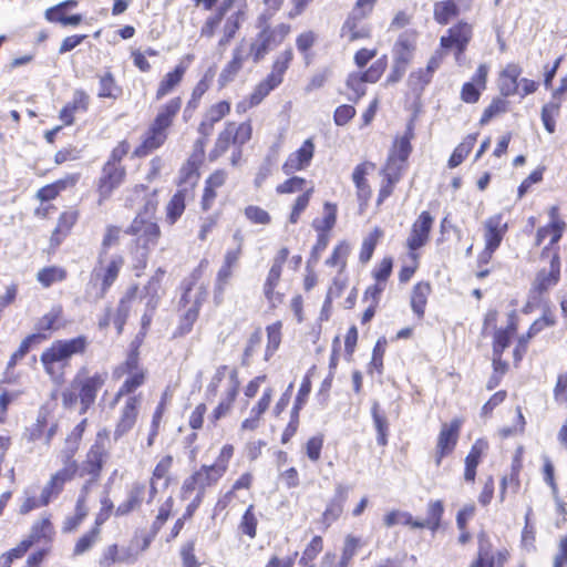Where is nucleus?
I'll use <instances>...</instances> for the list:
<instances>
[{"instance_id": "obj_1", "label": "nucleus", "mask_w": 567, "mask_h": 567, "mask_svg": "<svg viewBox=\"0 0 567 567\" xmlns=\"http://www.w3.org/2000/svg\"><path fill=\"white\" fill-rule=\"evenodd\" d=\"M86 347V337L79 336L73 339L55 340L43 350L40 361L52 382L61 384L64 381L65 370L70 365L71 358L75 354H83Z\"/></svg>"}, {"instance_id": "obj_2", "label": "nucleus", "mask_w": 567, "mask_h": 567, "mask_svg": "<svg viewBox=\"0 0 567 567\" xmlns=\"http://www.w3.org/2000/svg\"><path fill=\"white\" fill-rule=\"evenodd\" d=\"M223 476V470L216 468L210 464L202 465L197 471H195L184 481L182 486V494L184 498H187L189 494L196 492V496L193 498L190 505L188 506L189 513L190 508H196L199 506L204 499L206 491L215 486Z\"/></svg>"}, {"instance_id": "obj_3", "label": "nucleus", "mask_w": 567, "mask_h": 567, "mask_svg": "<svg viewBox=\"0 0 567 567\" xmlns=\"http://www.w3.org/2000/svg\"><path fill=\"white\" fill-rule=\"evenodd\" d=\"M125 233L135 237V254L144 265L150 250L156 246L161 235L157 223L154 219L144 218V215H137Z\"/></svg>"}, {"instance_id": "obj_4", "label": "nucleus", "mask_w": 567, "mask_h": 567, "mask_svg": "<svg viewBox=\"0 0 567 567\" xmlns=\"http://www.w3.org/2000/svg\"><path fill=\"white\" fill-rule=\"evenodd\" d=\"M146 374V370L140 364L137 352L132 351L126 360L113 370L114 379L125 377V381L115 394L113 403H117L122 396L131 394L142 386L145 383Z\"/></svg>"}, {"instance_id": "obj_5", "label": "nucleus", "mask_w": 567, "mask_h": 567, "mask_svg": "<svg viewBox=\"0 0 567 567\" xmlns=\"http://www.w3.org/2000/svg\"><path fill=\"white\" fill-rule=\"evenodd\" d=\"M252 127L249 122L237 124L235 122H227L224 130L218 134L214 148L210 152L212 158H217L225 154L230 145L241 147L250 138Z\"/></svg>"}, {"instance_id": "obj_6", "label": "nucleus", "mask_w": 567, "mask_h": 567, "mask_svg": "<svg viewBox=\"0 0 567 567\" xmlns=\"http://www.w3.org/2000/svg\"><path fill=\"white\" fill-rule=\"evenodd\" d=\"M290 32V25L286 23H279L272 28L265 27L256 40L250 44V53L254 56V61L258 62L269 51L277 48Z\"/></svg>"}, {"instance_id": "obj_7", "label": "nucleus", "mask_w": 567, "mask_h": 567, "mask_svg": "<svg viewBox=\"0 0 567 567\" xmlns=\"http://www.w3.org/2000/svg\"><path fill=\"white\" fill-rule=\"evenodd\" d=\"M106 379V372H96L91 377H83L82 373L76 374L72 381V388L79 390L82 413L94 403L97 391L104 385Z\"/></svg>"}, {"instance_id": "obj_8", "label": "nucleus", "mask_w": 567, "mask_h": 567, "mask_svg": "<svg viewBox=\"0 0 567 567\" xmlns=\"http://www.w3.org/2000/svg\"><path fill=\"white\" fill-rule=\"evenodd\" d=\"M560 279V258L557 251H554L549 268H543L537 274L533 281L530 289V297L533 300L540 299V297L548 292L549 289L555 287Z\"/></svg>"}, {"instance_id": "obj_9", "label": "nucleus", "mask_w": 567, "mask_h": 567, "mask_svg": "<svg viewBox=\"0 0 567 567\" xmlns=\"http://www.w3.org/2000/svg\"><path fill=\"white\" fill-rule=\"evenodd\" d=\"M477 542V556L468 567H504L509 556L506 549L494 551L493 544L484 532L478 534Z\"/></svg>"}, {"instance_id": "obj_10", "label": "nucleus", "mask_w": 567, "mask_h": 567, "mask_svg": "<svg viewBox=\"0 0 567 567\" xmlns=\"http://www.w3.org/2000/svg\"><path fill=\"white\" fill-rule=\"evenodd\" d=\"M141 404L142 396L140 394L130 395L125 399L123 406L120 409L118 419L114 427V441H118L133 430L138 419Z\"/></svg>"}, {"instance_id": "obj_11", "label": "nucleus", "mask_w": 567, "mask_h": 567, "mask_svg": "<svg viewBox=\"0 0 567 567\" xmlns=\"http://www.w3.org/2000/svg\"><path fill=\"white\" fill-rule=\"evenodd\" d=\"M76 471V462L68 458L64 463V466L54 473L42 488L40 495V505H48L52 498L58 497V495L62 492L64 484L74 477Z\"/></svg>"}, {"instance_id": "obj_12", "label": "nucleus", "mask_w": 567, "mask_h": 567, "mask_svg": "<svg viewBox=\"0 0 567 567\" xmlns=\"http://www.w3.org/2000/svg\"><path fill=\"white\" fill-rule=\"evenodd\" d=\"M462 424L463 420L460 417L453 419L450 423L442 424L434 452L436 466H440L442 460L454 451Z\"/></svg>"}, {"instance_id": "obj_13", "label": "nucleus", "mask_w": 567, "mask_h": 567, "mask_svg": "<svg viewBox=\"0 0 567 567\" xmlns=\"http://www.w3.org/2000/svg\"><path fill=\"white\" fill-rule=\"evenodd\" d=\"M123 264L124 258L121 255L116 254L106 257L105 252L101 251L99 257V266L93 270V276L102 279L101 297L116 280Z\"/></svg>"}, {"instance_id": "obj_14", "label": "nucleus", "mask_w": 567, "mask_h": 567, "mask_svg": "<svg viewBox=\"0 0 567 567\" xmlns=\"http://www.w3.org/2000/svg\"><path fill=\"white\" fill-rule=\"evenodd\" d=\"M124 177L125 169L120 164L107 162L104 165L99 183L100 205L123 183Z\"/></svg>"}, {"instance_id": "obj_15", "label": "nucleus", "mask_w": 567, "mask_h": 567, "mask_svg": "<svg viewBox=\"0 0 567 567\" xmlns=\"http://www.w3.org/2000/svg\"><path fill=\"white\" fill-rule=\"evenodd\" d=\"M507 231V223L503 214H496L484 221L485 251L488 257L499 247Z\"/></svg>"}, {"instance_id": "obj_16", "label": "nucleus", "mask_w": 567, "mask_h": 567, "mask_svg": "<svg viewBox=\"0 0 567 567\" xmlns=\"http://www.w3.org/2000/svg\"><path fill=\"white\" fill-rule=\"evenodd\" d=\"M411 137L412 132L411 128H409V132L404 136L395 140L384 168L402 174L412 151Z\"/></svg>"}, {"instance_id": "obj_17", "label": "nucleus", "mask_w": 567, "mask_h": 567, "mask_svg": "<svg viewBox=\"0 0 567 567\" xmlns=\"http://www.w3.org/2000/svg\"><path fill=\"white\" fill-rule=\"evenodd\" d=\"M315 144L311 138L306 140L302 145L292 152L282 165L286 175H291L298 171L306 169L313 157Z\"/></svg>"}, {"instance_id": "obj_18", "label": "nucleus", "mask_w": 567, "mask_h": 567, "mask_svg": "<svg viewBox=\"0 0 567 567\" xmlns=\"http://www.w3.org/2000/svg\"><path fill=\"white\" fill-rule=\"evenodd\" d=\"M433 217L427 212H422L412 225L406 244L410 250L414 251L424 246L429 240Z\"/></svg>"}, {"instance_id": "obj_19", "label": "nucleus", "mask_w": 567, "mask_h": 567, "mask_svg": "<svg viewBox=\"0 0 567 567\" xmlns=\"http://www.w3.org/2000/svg\"><path fill=\"white\" fill-rule=\"evenodd\" d=\"M288 256H289V250H288V248L284 247L276 254V256L272 259V265L269 269L266 281L264 284V293H265V297L269 301L274 300L275 288L279 284L282 267H284L285 262L287 261Z\"/></svg>"}, {"instance_id": "obj_20", "label": "nucleus", "mask_w": 567, "mask_h": 567, "mask_svg": "<svg viewBox=\"0 0 567 567\" xmlns=\"http://www.w3.org/2000/svg\"><path fill=\"white\" fill-rule=\"evenodd\" d=\"M472 0H443L434 4V19L440 24H447L449 21L466 11L471 7Z\"/></svg>"}, {"instance_id": "obj_21", "label": "nucleus", "mask_w": 567, "mask_h": 567, "mask_svg": "<svg viewBox=\"0 0 567 567\" xmlns=\"http://www.w3.org/2000/svg\"><path fill=\"white\" fill-rule=\"evenodd\" d=\"M148 491L150 488H147L145 483L135 482L130 488L126 499L116 507L115 515L125 516L138 509L145 501L146 495H148Z\"/></svg>"}, {"instance_id": "obj_22", "label": "nucleus", "mask_w": 567, "mask_h": 567, "mask_svg": "<svg viewBox=\"0 0 567 567\" xmlns=\"http://www.w3.org/2000/svg\"><path fill=\"white\" fill-rule=\"evenodd\" d=\"M449 35L441 38V45L445 49L455 47L457 56L465 50L472 37V28L467 23H458L449 29Z\"/></svg>"}, {"instance_id": "obj_23", "label": "nucleus", "mask_w": 567, "mask_h": 567, "mask_svg": "<svg viewBox=\"0 0 567 567\" xmlns=\"http://www.w3.org/2000/svg\"><path fill=\"white\" fill-rule=\"evenodd\" d=\"M238 386L239 382L237 379V373L236 371H231L225 398L218 403V405L208 416L210 423L216 424L220 419L225 417L230 412L233 402L235 401L238 393Z\"/></svg>"}, {"instance_id": "obj_24", "label": "nucleus", "mask_w": 567, "mask_h": 567, "mask_svg": "<svg viewBox=\"0 0 567 567\" xmlns=\"http://www.w3.org/2000/svg\"><path fill=\"white\" fill-rule=\"evenodd\" d=\"M106 431L99 432L97 440L102 437V435L106 436ZM106 457V449L99 441L92 445L86 455V461L84 465V471L93 476V480H96L100 475V472L103 467L104 461Z\"/></svg>"}, {"instance_id": "obj_25", "label": "nucleus", "mask_w": 567, "mask_h": 567, "mask_svg": "<svg viewBox=\"0 0 567 567\" xmlns=\"http://www.w3.org/2000/svg\"><path fill=\"white\" fill-rule=\"evenodd\" d=\"M247 58V51L241 42L238 44L235 50L233 51V58L231 60L224 66L221 70L219 76H218V84L220 87L226 86L228 83L234 81L237 73L243 68V63L245 59Z\"/></svg>"}, {"instance_id": "obj_26", "label": "nucleus", "mask_w": 567, "mask_h": 567, "mask_svg": "<svg viewBox=\"0 0 567 567\" xmlns=\"http://www.w3.org/2000/svg\"><path fill=\"white\" fill-rule=\"evenodd\" d=\"M272 392L274 391L271 388H267L264 391L261 398L251 408L249 416L241 422V431H255L258 429L261 415L268 410L270 405Z\"/></svg>"}, {"instance_id": "obj_27", "label": "nucleus", "mask_w": 567, "mask_h": 567, "mask_svg": "<svg viewBox=\"0 0 567 567\" xmlns=\"http://www.w3.org/2000/svg\"><path fill=\"white\" fill-rule=\"evenodd\" d=\"M374 169V164L364 162L357 165L352 173V181L357 187V195L360 202L367 203L371 196V188L367 183V175Z\"/></svg>"}, {"instance_id": "obj_28", "label": "nucleus", "mask_w": 567, "mask_h": 567, "mask_svg": "<svg viewBox=\"0 0 567 567\" xmlns=\"http://www.w3.org/2000/svg\"><path fill=\"white\" fill-rule=\"evenodd\" d=\"M522 73L519 65L515 63L507 64L502 71L498 85L504 96L514 95L518 90V76Z\"/></svg>"}, {"instance_id": "obj_29", "label": "nucleus", "mask_w": 567, "mask_h": 567, "mask_svg": "<svg viewBox=\"0 0 567 567\" xmlns=\"http://www.w3.org/2000/svg\"><path fill=\"white\" fill-rule=\"evenodd\" d=\"M187 65L179 63L175 69L163 76L156 90V100H162L182 82Z\"/></svg>"}, {"instance_id": "obj_30", "label": "nucleus", "mask_w": 567, "mask_h": 567, "mask_svg": "<svg viewBox=\"0 0 567 567\" xmlns=\"http://www.w3.org/2000/svg\"><path fill=\"white\" fill-rule=\"evenodd\" d=\"M182 107L181 97H174L166 104L162 105L158 113L152 123L154 126L162 128L167 132V128L172 125L175 116L178 114Z\"/></svg>"}, {"instance_id": "obj_31", "label": "nucleus", "mask_w": 567, "mask_h": 567, "mask_svg": "<svg viewBox=\"0 0 567 567\" xmlns=\"http://www.w3.org/2000/svg\"><path fill=\"white\" fill-rule=\"evenodd\" d=\"M166 138L167 132L152 124L142 145L135 150L134 154L136 156H145L150 152L161 147L165 143Z\"/></svg>"}, {"instance_id": "obj_32", "label": "nucleus", "mask_w": 567, "mask_h": 567, "mask_svg": "<svg viewBox=\"0 0 567 567\" xmlns=\"http://www.w3.org/2000/svg\"><path fill=\"white\" fill-rule=\"evenodd\" d=\"M172 465H173V456H171V455H165L157 462V464L153 471V475H152V480H151L147 503L152 502L157 493V489L155 486L156 481L165 480V485L168 484V473L171 471Z\"/></svg>"}, {"instance_id": "obj_33", "label": "nucleus", "mask_w": 567, "mask_h": 567, "mask_svg": "<svg viewBox=\"0 0 567 567\" xmlns=\"http://www.w3.org/2000/svg\"><path fill=\"white\" fill-rule=\"evenodd\" d=\"M190 196L187 187H182L169 200L166 212L169 224H174L185 210V202Z\"/></svg>"}, {"instance_id": "obj_34", "label": "nucleus", "mask_w": 567, "mask_h": 567, "mask_svg": "<svg viewBox=\"0 0 567 567\" xmlns=\"http://www.w3.org/2000/svg\"><path fill=\"white\" fill-rule=\"evenodd\" d=\"M431 293V286L429 282H419L414 286L411 296V307L413 312L422 318L424 316L427 297Z\"/></svg>"}, {"instance_id": "obj_35", "label": "nucleus", "mask_w": 567, "mask_h": 567, "mask_svg": "<svg viewBox=\"0 0 567 567\" xmlns=\"http://www.w3.org/2000/svg\"><path fill=\"white\" fill-rule=\"evenodd\" d=\"M234 0H224L221 6L218 8L217 12L207 18L205 23L200 29V35L205 38H213L217 28L219 27L224 16L231 7Z\"/></svg>"}, {"instance_id": "obj_36", "label": "nucleus", "mask_w": 567, "mask_h": 567, "mask_svg": "<svg viewBox=\"0 0 567 567\" xmlns=\"http://www.w3.org/2000/svg\"><path fill=\"white\" fill-rule=\"evenodd\" d=\"M280 83V79L268 74V76L261 81L249 95V106L258 105Z\"/></svg>"}, {"instance_id": "obj_37", "label": "nucleus", "mask_w": 567, "mask_h": 567, "mask_svg": "<svg viewBox=\"0 0 567 567\" xmlns=\"http://www.w3.org/2000/svg\"><path fill=\"white\" fill-rule=\"evenodd\" d=\"M414 47H415V34L414 33L401 34L399 40L395 43V47H394L395 60H401L403 62L409 63L411 60Z\"/></svg>"}, {"instance_id": "obj_38", "label": "nucleus", "mask_w": 567, "mask_h": 567, "mask_svg": "<svg viewBox=\"0 0 567 567\" xmlns=\"http://www.w3.org/2000/svg\"><path fill=\"white\" fill-rule=\"evenodd\" d=\"M336 220H337V206L331 203H326L323 205V217L319 218V219H315L312 223V226L318 233L327 234L334 227Z\"/></svg>"}, {"instance_id": "obj_39", "label": "nucleus", "mask_w": 567, "mask_h": 567, "mask_svg": "<svg viewBox=\"0 0 567 567\" xmlns=\"http://www.w3.org/2000/svg\"><path fill=\"white\" fill-rule=\"evenodd\" d=\"M560 105L561 101L553 99L542 109V121L549 134H553L556 130V118L559 115Z\"/></svg>"}, {"instance_id": "obj_40", "label": "nucleus", "mask_w": 567, "mask_h": 567, "mask_svg": "<svg viewBox=\"0 0 567 567\" xmlns=\"http://www.w3.org/2000/svg\"><path fill=\"white\" fill-rule=\"evenodd\" d=\"M475 143H476V135L475 134L467 135L462 141V143L456 146V148L452 153V155L449 159V166L451 168L458 166L464 161V158L471 153Z\"/></svg>"}, {"instance_id": "obj_41", "label": "nucleus", "mask_w": 567, "mask_h": 567, "mask_svg": "<svg viewBox=\"0 0 567 567\" xmlns=\"http://www.w3.org/2000/svg\"><path fill=\"white\" fill-rule=\"evenodd\" d=\"M233 269L231 267L221 265L217 272L216 282H215V290H214V300L216 305H220L224 299L225 290L229 284V280L233 276Z\"/></svg>"}, {"instance_id": "obj_42", "label": "nucleus", "mask_w": 567, "mask_h": 567, "mask_svg": "<svg viewBox=\"0 0 567 567\" xmlns=\"http://www.w3.org/2000/svg\"><path fill=\"white\" fill-rule=\"evenodd\" d=\"M372 419L375 426V430L378 432L377 441L381 446L386 445L388 443V431H389V423L385 417V415L380 413V406L378 402H374L372 405Z\"/></svg>"}, {"instance_id": "obj_43", "label": "nucleus", "mask_w": 567, "mask_h": 567, "mask_svg": "<svg viewBox=\"0 0 567 567\" xmlns=\"http://www.w3.org/2000/svg\"><path fill=\"white\" fill-rule=\"evenodd\" d=\"M86 515L87 508L84 505V495H80L75 506V514L73 516L66 517L63 523V533H71L75 530L80 526L82 520L86 517Z\"/></svg>"}, {"instance_id": "obj_44", "label": "nucleus", "mask_w": 567, "mask_h": 567, "mask_svg": "<svg viewBox=\"0 0 567 567\" xmlns=\"http://www.w3.org/2000/svg\"><path fill=\"white\" fill-rule=\"evenodd\" d=\"M66 277V272L63 268L51 266L45 267L37 274L38 281L45 288L51 285L64 280Z\"/></svg>"}, {"instance_id": "obj_45", "label": "nucleus", "mask_w": 567, "mask_h": 567, "mask_svg": "<svg viewBox=\"0 0 567 567\" xmlns=\"http://www.w3.org/2000/svg\"><path fill=\"white\" fill-rule=\"evenodd\" d=\"M281 321H277L267 327V348L266 360L275 353L281 342Z\"/></svg>"}, {"instance_id": "obj_46", "label": "nucleus", "mask_w": 567, "mask_h": 567, "mask_svg": "<svg viewBox=\"0 0 567 567\" xmlns=\"http://www.w3.org/2000/svg\"><path fill=\"white\" fill-rule=\"evenodd\" d=\"M382 173L384 175L385 182L382 184L379 190L378 205H380L385 198H388L392 194L394 185L401 178V173L388 168H383Z\"/></svg>"}, {"instance_id": "obj_47", "label": "nucleus", "mask_w": 567, "mask_h": 567, "mask_svg": "<svg viewBox=\"0 0 567 567\" xmlns=\"http://www.w3.org/2000/svg\"><path fill=\"white\" fill-rule=\"evenodd\" d=\"M257 525L258 519L254 513V505H249V507L246 509L241 517L239 529L250 539H254L257 535Z\"/></svg>"}, {"instance_id": "obj_48", "label": "nucleus", "mask_w": 567, "mask_h": 567, "mask_svg": "<svg viewBox=\"0 0 567 567\" xmlns=\"http://www.w3.org/2000/svg\"><path fill=\"white\" fill-rule=\"evenodd\" d=\"M350 254V246L347 243H340L332 251V255L326 260V264L331 267H339L340 271L346 267L347 258Z\"/></svg>"}, {"instance_id": "obj_49", "label": "nucleus", "mask_w": 567, "mask_h": 567, "mask_svg": "<svg viewBox=\"0 0 567 567\" xmlns=\"http://www.w3.org/2000/svg\"><path fill=\"white\" fill-rule=\"evenodd\" d=\"M99 535L100 529L97 527H94L90 532L84 534L82 537H80L74 546L73 555L81 556L84 553L89 551L92 548V546L97 542Z\"/></svg>"}, {"instance_id": "obj_50", "label": "nucleus", "mask_w": 567, "mask_h": 567, "mask_svg": "<svg viewBox=\"0 0 567 567\" xmlns=\"http://www.w3.org/2000/svg\"><path fill=\"white\" fill-rule=\"evenodd\" d=\"M312 194H313V187L311 186V187L307 188L301 195H299L296 198L295 204L291 209V213H290V216H289V223L296 224L299 220L300 215L309 205Z\"/></svg>"}, {"instance_id": "obj_51", "label": "nucleus", "mask_w": 567, "mask_h": 567, "mask_svg": "<svg viewBox=\"0 0 567 567\" xmlns=\"http://www.w3.org/2000/svg\"><path fill=\"white\" fill-rule=\"evenodd\" d=\"M381 236H382V230L379 228H375L367 238H364L362 246H361L360 256H359L360 261L365 264L371 259L373 251L375 249L377 243Z\"/></svg>"}, {"instance_id": "obj_52", "label": "nucleus", "mask_w": 567, "mask_h": 567, "mask_svg": "<svg viewBox=\"0 0 567 567\" xmlns=\"http://www.w3.org/2000/svg\"><path fill=\"white\" fill-rule=\"evenodd\" d=\"M516 332V327L511 323L507 329L498 330L494 337V355H502L503 351L509 346L512 336Z\"/></svg>"}, {"instance_id": "obj_53", "label": "nucleus", "mask_w": 567, "mask_h": 567, "mask_svg": "<svg viewBox=\"0 0 567 567\" xmlns=\"http://www.w3.org/2000/svg\"><path fill=\"white\" fill-rule=\"evenodd\" d=\"M444 506L441 501H433L427 504V516L425 518L427 528L436 530L440 527Z\"/></svg>"}, {"instance_id": "obj_54", "label": "nucleus", "mask_w": 567, "mask_h": 567, "mask_svg": "<svg viewBox=\"0 0 567 567\" xmlns=\"http://www.w3.org/2000/svg\"><path fill=\"white\" fill-rule=\"evenodd\" d=\"M206 291L200 292V297L196 299L195 303L186 311L182 323H181V331L182 334L187 333L190 331L194 322L197 320L198 312H199V306L200 302L205 299Z\"/></svg>"}, {"instance_id": "obj_55", "label": "nucleus", "mask_w": 567, "mask_h": 567, "mask_svg": "<svg viewBox=\"0 0 567 567\" xmlns=\"http://www.w3.org/2000/svg\"><path fill=\"white\" fill-rule=\"evenodd\" d=\"M121 90L115 83V80L111 73H105L100 76V89L99 96L100 97H111L116 99L120 94Z\"/></svg>"}, {"instance_id": "obj_56", "label": "nucleus", "mask_w": 567, "mask_h": 567, "mask_svg": "<svg viewBox=\"0 0 567 567\" xmlns=\"http://www.w3.org/2000/svg\"><path fill=\"white\" fill-rule=\"evenodd\" d=\"M360 546H361V539L359 537L348 535L344 538L342 555H341V559H340L341 565L348 567L350 561L357 554L358 549L360 548Z\"/></svg>"}, {"instance_id": "obj_57", "label": "nucleus", "mask_w": 567, "mask_h": 567, "mask_svg": "<svg viewBox=\"0 0 567 567\" xmlns=\"http://www.w3.org/2000/svg\"><path fill=\"white\" fill-rule=\"evenodd\" d=\"M245 217L252 224L256 225H269L271 223V216L264 208L249 205L244 210Z\"/></svg>"}, {"instance_id": "obj_58", "label": "nucleus", "mask_w": 567, "mask_h": 567, "mask_svg": "<svg viewBox=\"0 0 567 567\" xmlns=\"http://www.w3.org/2000/svg\"><path fill=\"white\" fill-rule=\"evenodd\" d=\"M53 534H54V530H53V526L50 522V518L44 517L33 525L30 538L33 542H38L42 538L51 539Z\"/></svg>"}, {"instance_id": "obj_59", "label": "nucleus", "mask_w": 567, "mask_h": 567, "mask_svg": "<svg viewBox=\"0 0 567 567\" xmlns=\"http://www.w3.org/2000/svg\"><path fill=\"white\" fill-rule=\"evenodd\" d=\"M307 182L305 178L299 176H292L285 181L284 183L277 185L276 192L277 194H293L299 192H305Z\"/></svg>"}, {"instance_id": "obj_60", "label": "nucleus", "mask_w": 567, "mask_h": 567, "mask_svg": "<svg viewBox=\"0 0 567 567\" xmlns=\"http://www.w3.org/2000/svg\"><path fill=\"white\" fill-rule=\"evenodd\" d=\"M76 220H78L76 212H65V213L61 214V216L59 218L58 226L53 231L52 240H55L56 244H59L58 236L60 234L65 235L73 227V225L76 223Z\"/></svg>"}, {"instance_id": "obj_61", "label": "nucleus", "mask_w": 567, "mask_h": 567, "mask_svg": "<svg viewBox=\"0 0 567 567\" xmlns=\"http://www.w3.org/2000/svg\"><path fill=\"white\" fill-rule=\"evenodd\" d=\"M239 18H240L239 11L231 13L227 18L224 29H223V37L219 40L220 47H225L234 38L235 33L239 29Z\"/></svg>"}, {"instance_id": "obj_62", "label": "nucleus", "mask_w": 567, "mask_h": 567, "mask_svg": "<svg viewBox=\"0 0 567 567\" xmlns=\"http://www.w3.org/2000/svg\"><path fill=\"white\" fill-rule=\"evenodd\" d=\"M292 58L293 53L291 49H286L284 52H281L274 62L270 75L280 79V82H282L284 74L288 69Z\"/></svg>"}, {"instance_id": "obj_63", "label": "nucleus", "mask_w": 567, "mask_h": 567, "mask_svg": "<svg viewBox=\"0 0 567 567\" xmlns=\"http://www.w3.org/2000/svg\"><path fill=\"white\" fill-rule=\"evenodd\" d=\"M60 316L61 309L53 308L43 317H41L35 324V329L39 331L38 333L43 334L42 332L54 329L58 320L60 319Z\"/></svg>"}, {"instance_id": "obj_64", "label": "nucleus", "mask_w": 567, "mask_h": 567, "mask_svg": "<svg viewBox=\"0 0 567 567\" xmlns=\"http://www.w3.org/2000/svg\"><path fill=\"white\" fill-rule=\"evenodd\" d=\"M199 175L194 163L188 162L181 169V186L187 187L189 193L198 182Z\"/></svg>"}]
</instances>
